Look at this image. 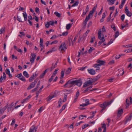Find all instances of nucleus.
Segmentation results:
<instances>
[{
	"label": "nucleus",
	"instance_id": "obj_1",
	"mask_svg": "<svg viewBox=\"0 0 132 132\" xmlns=\"http://www.w3.org/2000/svg\"><path fill=\"white\" fill-rule=\"evenodd\" d=\"M82 84V82L80 79L73 80L72 79H71L69 80L64 85V86L65 87L69 88L77 85L80 87Z\"/></svg>",
	"mask_w": 132,
	"mask_h": 132
},
{
	"label": "nucleus",
	"instance_id": "obj_2",
	"mask_svg": "<svg viewBox=\"0 0 132 132\" xmlns=\"http://www.w3.org/2000/svg\"><path fill=\"white\" fill-rule=\"evenodd\" d=\"M97 7V5H96V6H94L92 10L90 11L88 16L86 17L85 20L83 22L84 24V25H86L87 22L90 19V17H92L93 16V15Z\"/></svg>",
	"mask_w": 132,
	"mask_h": 132
},
{
	"label": "nucleus",
	"instance_id": "obj_3",
	"mask_svg": "<svg viewBox=\"0 0 132 132\" xmlns=\"http://www.w3.org/2000/svg\"><path fill=\"white\" fill-rule=\"evenodd\" d=\"M98 39L101 40V41H99L98 43V46H99L102 43L104 42L105 40L104 36H101V31L100 30H99L98 31Z\"/></svg>",
	"mask_w": 132,
	"mask_h": 132
},
{
	"label": "nucleus",
	"instance_id": "obj_4",
	"mask_svg": "<svg viewBox=\"0 0 132 132\" xmlns=\"http://www.w3.org/2000/svg\"><path fill=\"white\" fill-rule=\"evenodd\" d=\"M67 48V47L65 44V43L63 42L62 43L61 45L60 46L59 48V50H60L62 53H63V52L65 51Z\"/></svg>",
	"mask_w": 132,
	"mask_h": 132
},
{
	"label": "nucleus",
	"instance_id": "obj_5",
	"mask_svg": "<svg viewBox=\"0 0 132 132\" xmlns=\"http://www.w3.org/2000/svg\"><path fill=\"white\" fill-rule=\"evenodd\" d=\"M37 80L36 79L34 80V82H31L30 85L27 88V90H29L34 88L37 83Z\"/></svg>",
	"mask_w": 132,
	"mask_h": 132
},
{
	"label": "nucleus",
	"instance_id": "obj_6",
	"mask_svg": "<svg viewBox=\"0 0 132 132\" xmlns=\"http://www.w3.org/2000/svg\"><path fill=\"white\" fill-rule=\"evenodd\" d=\"M31 56L30 58V61L31 63V64H32L34 62L36 55L34 53H31Z\"/></svg>",
	"mask_w": 132,
	"mask_h": 132
},
{
	"label": "nucleus",
	"instance_id": "obj_7",
	"mask_svg": "<svg viewBox=\"0 0 132 132\" xmlns=\"http://www.w3.org/2000/svg\"><path fill=\"white\" fill-rule=\"evenodd\" d=\"M89 5H87L85 10H83V13L82 14V17L84 16L86 14L87 12L89 11Z\"/></svg>",
	"mask_w": 132,
	"mask_h": 132
},
{
	"label": "nucleus",
	"instance_id": "obj_8",
	"mask_svg": "<svg viewBox=\"0 0 132 132\" xmlns=\"http://www.w3.org/2000/svg\"><path fill=\"white\" fill-rule=\"evenodd\" d=\"M57 95L56 93H54V94L52 95H49L47 98V101H50L53 98L56 97Z\"/></svg>",
	"mask_w": 132,
	"mask_h": 132
},
{
	"label": "nucleus",
	"instance_id": "obj_9",
	"mask_svg": "<svg viewBox=\"0 0 132 132\" xmlns=\"http://www.w3.org/2000/svg\"><path fill=\"white\" fill-rule=\"evenodd\" d=\"M88 72L90 75H94L95 74V70L92 69H89L87 70Z\"/></svg>",
	"mask_w": 132,
	"mask_h": 132
},
{
	"label": "nucleus",
	"instance_id": "obj_10",
	"mask_svg": "<svg viewBox=\"0 0 132 132\" xmlns=\"http://www.w3.org/2000/svg\"><path fill=\"white\" fill-rule=\"evenodd\" d=\"M54 24H57L56 21H55V22L53 21H50L49 22H47L45 23V25H53Z\"/></svg>",
	"mask_w": 132,
	"mask_h": 132
},
{
	"label": "nucleus",
	"instance_id": "obj_11",
	"mask_svg": "<svg viewBox=\"0 0 132 132\" xmlns=\"http://www.w3.org/2000/svg\"><path fill=\"white\" fill-rule=\"evenodd\" d=\"M97 62L99 63L98 64L100 65V66L102 65H104L105 63L104 61L101 60H98L97 61Z\"/></svg>",
	"mask_w": 132,
	"mask_h": 132
},
{
	"label": "nucleus",
	"instance_id": "obj_12",
	"mask_svg": "<svg viewBox=\"0 0 132 132\" xmlns=\"http://www.w3.org/2000/svg\"><path fill=\"white\" fill-rule=\"evenodd\" d=\"M100 107L102 108V109H105L106 108V106L105 105V103H103L102 104H100L99 105Z\"/></svg>",
	"mask_w": 132,
	"mask_h": 132
},
{
	"label": "nucleus",
	"instance_id": "obj_13",
	"mask_svg": "<svg viewBox=\"0 0 132 132\" xmlns=\"http://www.w3.org/2000/svg\"><path fill=\"white\" fill-rule=\"evenodd\" d=\"M34 130H35V131L36 132L37 130V128H36L34 126H32L31 128H30L29 131L30 132H33Z\"/></svg>",
	"mask_w": 132,
	"mask_h": 132
},
{
	"label": "nucleus",
	"instance_id": "obj_14",
	"mask_svg": "<svg viewBox=\"0 0 132 132\" xmlns=\"http://www.w3.org/2000/svg\"><path fill=\"white\" fill-rule=\"evenodd\" d=\"M107 1L109 2V5H112L114 4L116 0H107Z\"/></svg>",
	"mask_w": 132,
	"mask_h": 132
},
{
	"label": "nucleus",
	"instance_id": "obj_15",
	"mask_svg": "<svg viewBox=\"0 0 132 132\" xmlns=\"http://www.w3.org/2000/svg\"><path fill=\"white\" fill-rule=\"evenodd\" d=\"M79 95V93L78 91H77L76 94L75 98L74 99V102H76L77 99L78 98Z\"/></svg>",
	"mask_w": 132,
	"mask_h": 132
},
{
	"label": "nucleus",
	"instance_id": "obj_16",
	"mask_svg": "<svg viewBox=\"0 0 132 132\" xmlns=\"http://www.w3.org/2000/svg\"><path fill=\"white\" fill-rule=\"evenodd\" d=\"M58 62V60L56 61L55 64L54 65L53 63V64L52 66L51 67V70H50V71H51L53 69L55 68L57 66V63Z\"/></svg>",
	"mask_w": 132,
	"mask_h": 132
},
{
	"label": "nucleus",
	"instance_id": "obj_17",
	"mask_svg": "<svg viewBox=\"0 0 132 132\" xmlns=\"http://www.w3.org/2000/svg\"><path fill=\"white\" fill-rule=\"evenodd\" d=\"M126 0H122L121 4L119 6V8L121 9L122 8Z\"/></svg>",
	"mask_w": 132,
	"mask_h": 132
},
{
	"label": "nucleus",
	"instance_id": "obj_18",
	"mask_svg": "<svg viewBox=\"0 0 132 132\" xmlns=\"http://www.w3.org/2000/svg\"><path fill=\"white\" fill-rule=\"evenodd\" d=\"M126 109L128 108L130 104L129 103V101L128 99H126Z\"/></svg>",
	"mask_w": 132,
	"mask_h": 132
},
{
	"label": "nucleus",
	"instance_id": "obj_19",
	"mask_svg": "<svg viewBox=\"0 0 132 132\" xmlns=\"http://www.w3.org/2000/svg\"><path fill=\"white\" fill-rule=\"evenodd\" d=\"M8 106H9L8 104H7L2 109H1V114L3 113L4 112V111H5V110H6V109L8 107Z\"/></svg>",
	"mask_w": 132,
	"mask_h": 132
},
{
	"label": "nucleus",
	"instance_id": "obj_20",
	"mask_svg": "<svg viewBox=\"0 0 132 132\" xmlns=\"http://www.w3.org/2000/svg\"><path fill=\"white\" fill-rule=\"evenodd\" d=\"M131 118L129 116H127L125 118V124H126L128 121L131 120Z\"/></svg>",
	"mask_w": 132,
	"mask_h": 132
},
{
	"label": "nucleus",
	"instance_id": "obj_21",
	"mask_svg": "<svg viewBox=\"0 0 132 132\" xmlns=\"http://www.w3.org/2000/svg\"><path fill=\"white\" fill-rule=\"evenodd\" d=\"M123 112V110L122 109H119L118 112V115L120 116H121Z\"/></svg>",
	"mask_w": 132,
	"mask_h": 132
},
{
	"label": "nucleus",
	"instance_id": "obj_22",
	"mask_svg": "<svg viewBox=\"0 0 132 132\" xmlns=\"http://www.w3.org/2000/svg\"><path fill=\"white\" fill-rule=\"evenodd\" d=\"M24 20H26L27 19V15L26 12H23L22 13Z\"/></svg>",
	"mask_w": 132,
	"mask_h": 132
},
{
	"label": "nucleus",
	"instance_id": "obj_23",
	"mask_svg": "<svg viewBox=\"0 0 132 132\" xmlns=\"http://www.w3.org/2000/svg\"><path fill=\"white\" fill-rule=\"evenodd\" d=\"M67 105L65 104L62 106V108L59 111L60 113H61V112L65 109Z\"/></svg>",
	"mask_w": 132,
	"mask_h": 132
},
{
	"label": "nucleus",
	"instance_id": "obj_24",
	"mask_svg": "<svg viewBox=\"0 0 132 132\" xmlns=\"http://www.w3.org/2000/svg\"><path fill=\"white\" fill-rule=\"evenodd\" d=\"M23 74L24 76L26 78H28L29 77V75L27 72L26 71H24L23 72Z\"/></svg>",
	"mask_w": 132,
	"mask_h": 132
},
{
	"label": "nucleus",
	"instance_id": "obj_25",
	"mask_svg": "<svg viewBox=\"0 0 132 132\" xmlns=\"http://www.w3.org/2000/svg\"><path fill=\"white\" fill-rule=\"evenodd\" d=\"M90 85L89 83L87 81L85 82L84 83V84L83 86V87H86L87 86H88L89 85Z\"/></svg>",
	"mask_w": 132,
	"mask_h": 132
},
{
	"label": "nucleus",
	"instance_id": "obj_26",
	"mask_svg": "<svg viewBox=\"0 0 132 132\" xmlns=\"http://www.w3.org/2000/svg\"><path fill=\"white\" fill-rule=\"evenodd\" d=\"M113 101V100H111L110 102H104V103H105V105L106 106V107L110 105L111 103H112V102Z\"/></svg>",
	"mask_w": 132,
	"mask_h": 132
},
{
	"label": "nucleus",
	"instance_id": "obj_27",
	"mask_svg": "<svg viewBox=\"0 0 132 132\" xmlns=\"http://www.w3.org/2000/svg\"><path fill=\"white\" fill-rule=\"evenodd\" d=\"M35 78V75L34 74L32 75V76L29 78V81L30 82L32 81Z\"/></svg>",
	"mask_w": 132,
	"mask_h": 132
},
{
	"label": "nucleus",
	"instance_id": "obj_28",
	"mask_svg": "<svg viewBox=\"0 0 132 132\" xmlns=\"http://www.w3.org/2000/svg\"><path fill=\"white\" fill-rule=\"evenodd\" d=\"M71 69V68H69L68 70L65 71V74H69L70 73Z\"/></svg>",
	"mask_w": 132,
	"mask_h": 132
},
{
	"label": "nucleus",
	"instance_id": "obj_29",
	"mask_svg": "<svg viewBox=\"0 0 132 132\" xmlns=\"http://www.w3.org/2000/svg\"><path fill=\"white\" fill-rule=\"evenodd\" d=\"M5 28L4 27H2L0 31V34H2L5 32Z\"/></svg>",
	"mask_w": 132,
	"mask_h": 132
},
{
	"label": "nucleus",
	"instance_id": "obj_30",
	"mask_svg": "<svg viewBox=\"0 0 132 132\" xmlns=\"http://www.w3.org/2000/svg\"><path fill=\"white\" fill-rule=\"evenodd\" d=\"M79 3V2L78 1H76L75 3L72 5V7H74L76 6H77L78 5Z\"/></svg>",
	"mask_w": 132,
	"mask_h": 132
},
{
	"label": "nucleus",
	"instance_id": "obj_31",
	"mask_svg": "<svg viewBox=\"0 0 132 132\" xmlns=\"http://www.w3.org/2000/svg\"><path fill=\"white\" fill-rule=\"evenodd\" d=\"M95 50L94 48V47H90V49L88 50V53L89 54H90L92 51L93 50Z\"/></svg>",
	"mask_w": 132,
	"mask_h": 132
},
{
	"label": "nucleus",
	"instance_id": "obj_32",
	"mask_svg": "<svg viewBox=\"0 0 132 132\" xmlns=\"http://www.w3.org/2000/svg\"><path fill=\"white\" fill-rule=\"evenodd\" d=\"M92 86H90L89 87H87L86 90H85L84 91V93H86V92L87 91L89 90H90V91H91V90H90V89L91 88H92Z\"/></svg>",
	"mask_w": 132,
	"mask_h": 132
},
{
	"label": "nucleus",
	"instance_id": "obj_33",
	"mask_svg": "<svg viewBox=\"0 0 132 132\" xmlns=\"http://www.w3.org/2000/svg\"><path fill=\"white\" fill-rule=\"evenodd\" d=\"M61 98H60V100H59L58 102V103L59 104V105L57 106L58 108H60L61 106V105L62 104V101H61Z\"/></svg>",
	"mask_w": 132,
	"mask_h": 132
},
{
	"label": "nucleus",
	"instance_id": "obj_34",
	"mask_svg": "<svg viewBox=\"0 0 132 132\" xmlns=\"http://www.w3.org/2000/svg\"><path fill=\"white\" fill-rule=\"evenodd\" d=\"M64 73V71L63 70L61 72V76L60 77V79H62L63 78Z\"/></svg>",
	"mask_w": 132,
	"mask_h": 132
},
{
	"label": "nucleus",
	"instance_id": "obj_35",
	"mask_svg": "<svg viewBox=\"0 0 132 132\" xmlns=\"http://www.w3.org/2000/svg\"><path fill=\"white\" fill-rule=\"evenodd\" d=\"M119 35V32L118 31H117L115 33V34L114 35L115 37V39Z\"/></svg>",
	"mask_w": 132,
	"mask_h": 132
},
{
	"label": "nucleus",
	"instance_id": "obj_36",
	"mask_svg": "<svg viewBox=\"0 0 132 132\" xmlns=\"http://www.w3.org/2000/svg\"><path fill=\"white\" fill-rule=\"evenodd\" d=\"M77 37H78V35H77V36L75 37L74 40L72 41V45H73L74 44L75 41H76V40L77 39Z\"/></svg>",
	"mask_w": 132,
	"mask_h": 132
},
{
	"label": "nucleus",
	"instance_id": "obj_37",
	"mask_svg": "<svg viewBox=\"0 0 132 132\" xmlns=\"http://www.w3.org/2000/svg\"><path fill=\"white\" fill-rule=\"evenodd\" d=\"M89 126V125L88 124H85V125H83L82 126V129H84L85 128H86V127H87L88 126Z\"/></svg>",
	"mask_w": 132,
	"mask_h": 132
},
{
	"label": "nucleus",
	"instance_id": "obj_38",
	"mask_svg": "<svg viewBox=\"0 0 132 132\" xmlns=\"http://www.w3.org/2000/svg\"><path fill=\"white\" fill-rule=\"evenodd\" d=\"M54 14L55 15L57 16L58 17H60L61 16V15L60 14L56 12H54Z\"/></svg>",
	"mask_w": 132,
	"mask_h": 132
},
{
	"label": "nucleus",
	"instance_id": "obj_39",
	"mask_svg": "<svg viewBox=\"0 0 132 132\" xmlns=\"http://www.w3.org/2000/svg\"><path fill=\"white\" fill-rule=\"evenodd\" d=\"M13 103H12L9 105V107H8L7 109L8 111H9V110H10L12 108L13 106Z\"/></svg>",
	"mask_w": 132,
	"mask_h": 132
},
{
	"label": "nucleus",
	"instance_id": "obj_40",
	"mask_svg": "<svg viewBox=\"0 0 132 132\" xmlns=\"http://www.w3.org/2000/svg\"><path fill=\"white\" fill-rule=\"evenodd\" d=\"M102 128H104V129H106V125L105 123H102Z\"/></svg>",
	"mask_w": 132,
	"mask_h": 132
},
{
	"label": "nucleus",
	"instance_id": "obj_41",
	"mask_svg": "<svg viewBox=\"0 0 132 132\" xmlns=\"http://www.w3.org/2000/svg\"><path fill=\"white\" fill-rule=\"evenodd\" d=\"M55 76V75H53L51 77V78L49 79V81L50 82H51L53 79V78Z\"/></svg>",
	"mask_w": 132,
	"mask_h": 132
},
{
	"label": "nucleus",
	"instance_id": "obj_42",
	"mask_svg": "<svg viewBox=\"0 0 132 132\" xmlns=\"http://www.w3.org/2000/svg\"><path fill=\"white\" fill-rule=\"evenodd\" d=\"M19 79L23 81H26L25 78L23 76L22 77L20 78Z\"/></svg>",
	"mask_w": 132,
	"mask_h": 132
},
{
	"label": "nucleus",
	"instance_id": "obj_43",
	"mask_svg": "<svg viewBox=\"0 0 132 132\" xmlns=\"http://www.w3.org/2000/svg\"><path fill=\"white\" fill-rule=\"evenodd\" d=\"M45 73H44V72H43L40 75V78H43L44 77V76L45 75Z\"/></svg>",
	"mask_w": 132,
	"mask_h": 132
},
{
	"label": "nucleus",
	"instance_id": "obj_44",
	"mask_svg": "<svg viewBox=\"0 0 132 132\" xmlns=\"http://www.w3.org/2000/svg\"><path fill=\"white\" fill-rule=\"evenodd\" d=\"M58 41L57 40H54L50 44V45H52L53 44H55L57 43Z\"/></svg>",
	"mask_w": 132,
	"mask_h": 132
},
{
	"label": "nucleus",
	"instance_id": "obj_45",
	"mask_svg": "<svg viewBox=\"0 0 132 132\" xmlns=\"http://www.w3.org/2000/svg\"><path fill=\"white\" fill-rule=\"evenodd\" d=\"M127 15L129 17L131 16L132 14L131 12H130L129 11L128 12H127L126 13Z\"/></svg>",
	"mask_w": 132,
	"mask_h": 132
},
{
	"label": "nucleus",
	"instance_id": "obj_46",
	"mask_svg": "<svg viewBox=\"0 0 132 132\" xmlns=\"http://www.w3.org/2000/svg\"><path fill=\"white\" fill-rule=\"evenodd\" d=\"M43 110V106L41 107L40 109L38 110V112L40 113H41V112Z\"/></svg>",
	"mask_w": 132,
	"mask_h": 132
},
{
	"label": "nucleus",
	"instance_id": "obj_47",
	"mask_svg": "<svg viewBox=\"0 0 132 132\" xmlns=\"http://www.w3.org/2000/svg\"><path fill=\"white\" fill-rule=\"evenodd\" d=\"M114 40H115V38L114 39V40H113L112 39H111L110 41L108 43L107 45H110V44H111L112 43Z\"/></svg>",
	"mask_w": 132,
	"mask_h": 132
},
{
	"label": "nucleus",
	"instance_id": "obj_48",
	"mask_svg": "<svg viewBox=\"0 0 132 132\" xmlns=\"http://www.w3.org/2000/svg\"><path fill=\"white\" fill-rule=\"evenodd\" d=\"M111 14L112 13H111L110 14V16L108 17L106 20V21L107 22H108L111 19Z\"/></svg>",
	"mask_w": 132,
	"mask_h": 132
},
{
	"label": "nucleus",
	"instance_id": "obj_49",
	"mask_svg": "<svg viewBox=\"0 0 132 132\" xmlns=\"http://www.w3.org/2000/svg\"><path fill=\"white\" fill-rule=\"evenodd\" d=\"M88 104V103H87V104H86V103L82 104H80V106L84 107V106H87Z\"/></svg>",
	"mask_w": 132,
	"mask_h": 132
},
{
	"label": "nucleus",
	"instance_id": "obj_50",
	"mask_svg": "<svg viewBox=\"0 0 132 132\" xmlns=\"http://www.w3.org/2000/svg\"><path fill=\"white\" fill-rule=\"evenodd\" d=\"M87 36V35L85 33L83 34L81 38H82L83 39H85V37H86Z\"/></svg>",
	"mask_w": 132,
	"mask_h": 132
},
{
	"label": "nucleus",
	"instance_id": "obj_51",
	"mask_svg": "<svg viewBox=\"0 0 132 132\" xmlns=\"http://www.w3.org/2000/svg\"><path fill=\"white\" fill-rule=\"evenodd\" d=\"M5 72L7 74L9 75L10 73V71L9 69H6L5 70Z\"/></svg>",
	"mask_w": 132,
	"mask_h": 132
},
{
	"label": "nucleus",
	"instance_id": "obj_52",
	"mask_svg": "<svg viewBox=\"0 0 132 132\" xmlns=\"http://www.w3.org/2000/svg\"><path fill=\"white\" fill-rule=\"evenodd\" d=\"M125 17V15L124 14H123L121 16V18L122 21H123L124 20Z\"/></svg>",
	"mask_w": 132,
	"mask_h": 132
},
{
	"label": "nucleus",
	"instance_id": "obj_53",
	"mask_svg": "<svg viewBox=\"0 0 132 132\" xmlns=\"http://www.w3.org/2000/svg\"><path fill=\"white\" fill-rule=\"evenodd\" d=\"M22 76V75L21 73H20L19 74H18L16 76V77H17L19 78V79Z\"/></svg>",
	"mask_w": 132,
	"mask_h": 132
},
{
	"label": "nucleus",
	"instance_id": "obj_54",
	"mask_svg": "<svg viewBox=\"0 0 132 132\" xmlns=\"http://www.w3.org/2000/svg\"><path fill=\"white\" fill-rule=\"evenodd\" d=\"M68 32H63L62 34V36H67L68 34Z\"/></svg>",
	"mask_w": 132,
	"mask_h": 132
},
{
	"label": "nucleus",
	"instance_id": "obj_55",
	"mask_svg": "<svg viewBox=\"0 0 132 132\" xmlns=\"http://www.w3.org/2000/svg\"><path fill=\"white\" fill-rule=\"evenodd\" d=\"M39 46L41 48L40 51H42L44 48V46L43 44H40Z\"/></svg>",
	"mask_w": 132,
	"mask_h": 132
},
{
	"label": "nucleus",
	"instance_id": "obj_56",
	"mask_svg": "<svg viewBox=\"0 0 132 132\" xmlns=\"http://www.w3.org/2000/svg\"><path fill=\"white\" fill-rule=\"evenodd\" d=\"M71 25H66V28L68 30L70 28Z\"/></svg>",
	"mask_w": 132,
	"mask_h": 132
},
{
	"label": "nucleus",
	"instance_id": "obj_57",
	"mask_svg": "<svg viewBox=\"0 0 132 132\" xmlns=\"http://www.w3.org/2000/svg\"><path fill=\"white\" fill-rule=\"evenodd\" d=\"M111 27L114 30L116 31V29L115 25H111Z\"/></svg>",
	"mask_w": 132,
	"mask_h": 132
},
{
	"label": "nucleus",
	"instance_id": "obj_58",
	"mask_svg": "<svg viewBox=\"0 0 132 132\" xmlns=\"http://www.w3.org/2000/svg\"><path fill=\"white\" fill-rule=\"evenodd\" d=\"M88 82L89 84L90 85H92V83L93 82V81L91 80H89Z\"/></svg>",
	"mask_w": 132,
	"mask_h": 132
},
{
	"label": "nucleus",
	"instance_id": "obj_59",
	"mask_svg": "<svg viewBox=\"0 0 132 132\" xmlns=\"http://www.w3.org/2000/svg\"><path fill=\"white\" fill-rule=\"evenodd\" d=\"M17 20L19 22H22V21L21 20V18L20 17H19L18 16H17Z\"/></svg>",
	"mask_w": 132,
	"mask_h": 132
},
{
	"label": "nucleus",
	"instance_id": "obj_60",
	"mask_svg": "<svg viewBox=\"0 0 132 132\" xmlns=\"http://www.w3.org/2000/svg\"><path fill=\"white\" fill-rule=\"evenodd\" d=\"M95 39V37L94 36L92 38L91 40L90 41V42L91 43H93L94 42V39Z\"/></svg>",
	"mask_w": 132,
	"mask_h": 132
},
{
	"label": "nucleus",
	"instance_id": "obj_61",
	"mask_svg": "<svg viewBox=\"0 0 132 132\" xmlns=\"http://www.w3.org/2000/svg\"><path fill=\"white\" fill-rule=\"evenodd\" d=\"M57 70L55 69V71H54L53 75H54L55 76V75L57 73Z\"/></svg>",
	"mask_w": 132,
	"mask_h": 132
},
{
	"label": "nucleus",
	"instance_id": "obj_62",
	"mask_svg": "<svg viewBox=\"0 0 132 132\" xmlns=\"http://www.w3.org/2000/svg\"><path fill=\"white\" fill-rule=\"evenodd\" d=\"M15 122V119H13L12 120V122L11 123V125H14Z\"/></svg>",
	"mask_w": 132,
	"mask_h": 132
},
{
	"label": "nucleus",
	"instance_id": "obj_63",
	"mask_svg": "<svg viewBox=\"0 0 132 132\" xmlns=\"http://www.w3.org/2000/svg\"><path fill=\"white\" fill-rule=\"evenodd\" d=\"M121 57V55H117L116 56L115 58L116 59H118L120 58Z\"/></svg>",
	"mask_w": 132,
	"mask_h": 132
},
{
	"label": "nucleus",
	"instance_id": "obj_64",
	"mask_svg": "<svg viewBox=\"0 0 132 132\" xmlns=\"http://www.w3.org/2000/svg\"><path fill=\"white\" fill-rule=\"evenodd\" d=\"M126 47L128 48L129 47H132V44H129L126 45L125 46Z\"/></svg>",
	"mask_w": 132,
	"mask_h": 132
}]
</instances>
